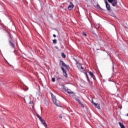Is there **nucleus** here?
Here are the masks:
<instances>
[{
  "instance_id": "obj_1",
  "label": "nucleus",
  "mask_w": 128,
  "mask_h": 128,
  "mask_svg": "<svg viewBox=\"0 0 128 128\" xmlns=\"http://www.w3.org/2000/svg\"><path fill=\"white\" fill-rule=\"evenodd\" d=\"M52 98L54 104L57 106H60V101L56 100V96L52 94Z\"/></svg>"
},
{
  "instance_id": "obj_2",
  "label": "nucleus",
  "mask_w": 128,
  "mask_h": 128,
  "mask_svg": "<svg viewBox=\"0 0 128 128\" xmlns=\"http://www.w3.org/2000/svg\"><path fill=\"white\" fill-rule=\"evenodd\" d=\"M60 68H62V66H64V68H65L66 70H68V68H70V66H67L66 64H64V61L61 60L60 62Z\"/></svg>"
},
{
  "instance_id": "obj_3",
  "label": "nucleus",
  "mask_w": 128,
  "mask_h": 128,
  "mask_svg": "<svg viewBox=\"0 0 128 128\" xmlns=\"http://www.w3.org/2000/svg\"><path fill=\"white\" fill-rule=\"evenodd\" d=\"M76 64L78 70H84V68L82 67V64H80V63L78 62V61L76 60Z\"/></svg>"
},
{
  "instance_id": "obj_4",
  "label": "nucleus",
  "mask_w": 128,
  "mask_h": 128,
  "mask_svg": "<svg viewBox=\"0 0 128 128\" xmlns=\"http://www.w3.org/2000/svg\"><path fill=\"white\" fill-rule=\"evenodd\" d=\"M92 104L95 106V108H96L98 110H100V104H96V102H94V100H92Z\"/></svg>"
},
{
  "instance_id": "obj_5",
  "label": "nucleus",
  "mask_w": 128,
  "mask_h": 128,
  "mask_svg": "<svg viewBox=\"0 0 128 128\" xmlns=\"http://www.w3.org/2000/svg\"><path fill=\"white\" fill-rule=\"evenodd\" d=\"M74 6L72 4V2H70V5L68 6V10H72L74 8Z\"/></svg>"
},
{
  "instance_id": "obj_6",
  "label": "nucleus",
  "mask_w": 128,
  "mask_h": 128,
  "mask_svg": "<svg viewBox=\"0 0 128 128\" xmlns=\"http://www.w3.org/2000/svg\"><path fill=\"white\" fill-rule=\"evenodd\" d=\"M75 100H76V102H78V104H80V106H82V108H84V105L83 104L82 102H80V100H78V98H76Z\"/></svg>"
},
{
  "instance_id": "obj_7",
  "label": "nucleus",
  "mask_w": 128,
  "mask_h": 128,
  "mask_svg": "<svg viewBox=\"0 0 128 128\" xmlns=\"http://www.w3.org/2000/svg\"><path fill=\"white\" fill-rule=\"evenodd\" d=\"M61 68L63 72L64 76L66 78L68 76V74H66V70H64V68L62 66H61Z\"/></svg>"
},
{
  "instance_id": "obj_8",
  "label": "nucleus",
  "mask_w": 128,
  "mask_h": 128,
  "mask_svg": "<svg viewBox=\"0 0 128 128\" xmlns=\"http://www.w3.org/2000/svg\"><path fill=\"white\" fill-rule=\"evenodd\" d=\"M118 5V0H114L112 2V6H116Z\"/></svg>"
},
{
  "instance_id": "obj_9",
  "label": "nucleus",
  "mask_w": 128,
  "mask_h": 128,
  "mask_svg": "<svg viewBox=\"0 0 128 128\" xmlns=\"http://www.w3.org/2000/svg\"><path fill=\"white\" fill-rule=\"evenodd\" d=\"M106 8L107 10H108V12H110V4H106Z\"/></svg>"
},
{
  "instance_id": "obj_10",
  "label": "nucleus",
  "mask_w": 128,
  "mask_h": 128,
  "mask_svg": "<svg viewBox=\"0 0 128 128\" xmlns=\"http://www.w3.org/2000/svg\"><path fill=\"white\" fill-rule=\"evenodd\" d=\"M88 72L90 76H91L92 78L94 79V72Z\"/></svg>"
},
{
  "instance_id": "obj_11",
  "label": "nucleus",
  "mask_w": 128,
  "mask_h": 128,
  "mask_svg": "<svg viewBox=\"0 0 128 128\" xmlns=\"http://www.w3.org/2000/svg\"><path fill=\"white\" fill-rule=\"evenodd\" d=\"M40 120L41 122H42L43 124H46V121L44 120V118H42V119H40Z\"/></svg>"
},
{
  "instance_id": "obj_12",
  "label": "nucleus",
  "mask_w": 128,
  "mask_h": 128,
  "mask_svg": "<svg viewBox=\"0 0 128 128\" xmlns=\"http://www.w3.org/2000/svg\"><path fill=\"white\" fill-rule=\"evenodd\" d=\"M119 124L121 128H126V127H124V124H122V122H120Z\"/></svg>"
},
{
  "instance_id": "obj_13",
  "label": "nucleus",
  "mask_w": 128,
  "mask_h": 128,
  "mask_svg": "<svg viewBox=\"0 0 128 128\" xmlns=\"http://www.w3.org/2000/svg\"><path fill=\"white\" fill-rule=\"evenodd\" d=\"M64 90H66L68 94H72V92L68 91V89H66V88H64Z\"/></svg>"
},
{
  "instance_id": "obj_14",
  "label": "nucleus",
  "mask_w": 128,
  "mask_h": 128,
  "mask_svg": "<svg viewBox=\"0 0 128 128\" xmlns=\"http://www.w3.org/2000/svg\"><path fill=\"white\" fill-rule=\"evenodd\" d=\"M62 56L63 58H66V56L64 54V53L62 52Z\"/></svg>"
},
{
  "instance_id": "obj_15",
  "label": "nucleus",
  "mask_w": 128,
  "mask_h": 128,
  "mask_svg": "<svg viewBox=\"0 0 128 128\" xmlns=\"http://www.w3.org/2000/svg\"><path fill=\"white\" fill-rule=\"evenodd\" d=\"M10 42V46H12V48H14V44H12V42Z\"/></svg>"
},
{
  "instance_id": "obj_16",
  "label": "nucleus",
  "mask_w": 128,
  "mask_h": 128,
  "mask_svg": "<svg viewBox=\"0 0 128 128\" xmlns=\"http://www.w3.org/2000/svg\"><path fill=\"white\" fill-rule=\"evenodd\" d=\"M36 116H37L38 118L40 119V120H42V118H41L40 116L38 114H36Z\"/></svg>"
},
{
  "instance_id": "obj_17",
  "label": "nucleus",
  "mask_w": 128,
  "mask_h": 128,
  "mask_svg": "<svg viewBox=\"0 0 128 128\" xmlns=\"http://www.w3.org/2000/svg\"><path fill=\"white\" fill-rule=\"evenodd\" d=\"M108 2H110V4H112V2H114V0H108Z\"/></svg>"
},
{
  "instance_id": "obj_18",
  "label": "nucleus",
  "mask_w": 128,
  "mask_h": 128,
  "mask_svg": "<svg viewBox=\"0 0 128 128\" xmlns=\"http://www.w3.org/2000/svg\"><path fill=\"white\" fill-rule=\"evenodd\" d=\"M86 78H87L88 82H89V84H90V78H88V76H87Z\"/></svg>"
},
{
  "instance_id": "obj_19",
  "label": "nucleus",
  "mask_w": 128,
  "mask_h": 128,
  "mask_svg": "<svg viewBox=\"0 0 128 128\" xmlns=\"http://www.w3.org/2000/svg\"><path fill=\"white\" fill-rule=\"evenodd\" d=\"M52 82H56V78H52Z\"/></svg>"
},
{
  "instance_id": "obj_20",
  "label": "nucleus",
  "mask_w": 128,
  "mask_h": 128,
  "mask_svg": "<svg viewBox=\"0 0 128 128\" xmlns=\"http://www.w3.org/2000/svg\"><path fill=\"white\" fill-rule=\"evenodd\" d=\"M53 44H56V40H53Z\"/></svg>"
},
{
  "instance_id": "obj_21",
  "label": "nucleus",
  "mask_w": 128,
  "mask_h": 128,
  "mask_svg": "<svg viewBox=\"0 0 128 128\" xmlns=\"http://www.w3.org/2000/svg\"><path fill=\"white\" fill-rule=\"evenodd\" d=\"M104 2H105L106 4H108V0H104Z\"/></svg>"
},
{
  "instance_id": "obj_22",
  "label": "nucleus",
  "mask_w": 128,
  "mask_h": 128,
  "mask_svg": "<svg viewBox=\"0 0 128 128\" xmlns=\"http://www.w3.org/2000/svg\"><path fill=\"white\" fill-rule=\"evenodd\" d=\"M83 36H86V34L83 32Z\"/></svg>"
},
{
  "instance_id": "obj_23",
  "label": "nucleus",
  "mask_w": 128,
  "mask_h": 128,
  "mask_svg": "<svg viewBox=\"0 0 128 128\" xmlns=\"http://www.w3.org/2000/svg\"><path fill=\"white\" fill-rule=\"evenodd\" d=\"M53 36H54V38H56V36L54 34H53Z\"/></svg>"
},
{
  "instance_id": "obj_24",
  "label": "nucleus",
  "mask_w": 128,
  "mask_h": 128,
  "mask_svg": "<svg viewBox=\"0 0 128 128\" xmlns=\"http://www.w3.org/2000/svg\"><path fill=\"white\" fill-rule=\"evenodd\" d=\"M33 103H34V102H30V104H32Z\"/></svg>"
},
{
  "instance_id": "obj_25",
  "label": "nucleus",
  "mask_w": 128,
  "mask_h": 128,
  "mask_svg": "<svg viewBox=\"0 0 128 128\" xmlns=\"http://www.w3.org/2000/svg\"><path fill=\"white\" fill-rule=\"evenodd\" d=\"M85 74H86V78H88V74L85 73Z\"/></svg>"
},
{
  "instance_id": "obj_26",
  "label": "nucleus",
  "mask_w": 128,
  "mask_h": 128,
  "mask_svg": "<svg viewBox=\"0 0 128 128\" xmlns=\"http://www.w3.org/2000/svg\"><path fill=\"white\" fill-rule=\"evenodd\" d=\"M60 118H62V116H60Z\"/></svg>"
},
{
  "instance_id": "obj_27",
  "label": "nucleus",
  "mask_w": 128,
  "mask_h": 128,
  "mask_svg": "<svg viewBox=\"0 0 128 128\" xmlns=\"http://www.w3.org/2000/svg\"><path fill=\"white\" fill-rule=\"evenodd\" d=\"M44 126H46L48 125H46V124H44Z\"/></svg>"
},
{
  "instance_id": "obj_28",
  "label": "nucleus",
  "mask_w": 128,
  "mask_h": 128,
  "mask_svg": "<svg viewBox=\"0 0 128 128\" xmlns=\"http://www.w3.org/2000/svg\"><path fill=\"white\" fill-rule=\"evenodd\" d=\"M24 102H26V99H24Z\"/></svg>"
}]
</instances>
